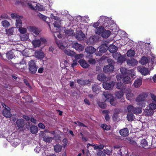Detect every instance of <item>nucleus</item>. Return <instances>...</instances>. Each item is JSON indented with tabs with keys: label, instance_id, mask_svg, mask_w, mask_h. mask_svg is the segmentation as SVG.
<instances>
[{
	"label": "nucleus",
	"instance_id": "obj_1",
	"mask_svg": "<svg viewBox=\"0 0 156 156\" xmlns=\"http://www.w3.org/2000/svg\"><path fill=\"white\" fill-rule=\"evenodd\" d=\"M50 18L52 20V22H49L48 25L51 31L55 33L59 32L60 30L61 19L54 16L52 14H51Z\"/></svg>",
	"mask_w": 156,
	"mask_h": 156
},
{
	"label": "nucleus",
	"instance_id": "obj_2",
	"mask_svg": "<svg viewBox=\"0 0 156 156\" xmlns=\"http://www.w3.org/2000/svg\"><path fill=\"white\" fill-rule=\"evenodd\" d=\"M56 44L59 48L62 50H64V52L65 54L71 56H73L75 55V53L74 52L71 51L69 49H65L68 46L66 42L58 41H57Z\"/></svg>",
	"mask_w": 156,
	"mask_h": 156
},
{
	"label": "nucleus",
	"instance_id": "obj_3",
	"mask_svg": "<svg viewBox=\"0 0 156 156\" xmlns=\"http://www.w3.org/2000/svg\"><path fill=\"white\" fill-rule=\"evenodd\" d=\"M98 21L100 23H102V25L105 28H108V29L111 30L113 24H110L112 21L110 19L106 16H101Z\"/></svg>",
	"mask_w": 156,
	"mask_h": 156
},
{
	"label": "nucleus",
	"instance_id": "obj_4",
	"mask_svg": "<svg viewBox=\"0 0 156 156\" xmlns=\"http://www.w3.org/2000/svg\"><path fill=\"white\" fill-rule=\"evenodd\" d=\"M29 7L34 10L42 11L44 10L45 9L44 6L34 2H29L27 3Z\"/></svg>",
	"mask_w": 156,
	"mask_h": 156
},
{
	"label": "nucleus",
	"instance_id": "obj_5",
	"mask_svg": "<svg viewBox=\"0 0 156 156\" xmlns=\"http://www.w3.org/2000/svg\"><path fill=\"white\" fill-rule=\"evenodd\" d=\"M151 99L148 100L147 101L148 104L147 107L154 111L156 109V96L153 94H151Z\"/></svg>",
	"mask_w": 156,
	"mask_h": 156
},
{
	"label": "nucleus",
	"instance_id": "obj_6",
	"mask_svg": "<svg viewBox=\"0 0 156 156\" xmlns=\"http://www.w3.org/2000/svg\"><path fill=\"white\" fill-rule=\"evenodd\" d=\"M147 96L144 94H142L138 96L136 99L138 105L141 107H144L146 102L145 101Z\"/></svg>",
	"mask_w": 156,
	"mask_h": 156
},
{
	"label": "nucleus",
	"instance_id": "obj_7",
	"mask_svg": "<svg viewBox=\"0 0 156 156\" xmlns=\"http://www.w3.org/2000/svg\"><path fill=\"white\" fill-rule=\"evenodd\" d=\"M2 105L3 107L5 108L3 111V115L6 118H10L12 115L11 112H10L11 109L3 103H2Z\"/></svg>",
	"mask_w": 156,
	"mask_h": 156
},
{
	"label": "nucleus",
	"instance_id": "obj_8",
	"mask_svg": "<svg viewBox=\"0 0 156 156\" xmlns=\"http://www.w3.org/2000/svg\"><path fill=\"white\" fill-rule=\"evenodd\" d=\"M29 69L32 73H35L36 72L37 68L36 67L34 62L33 60L30 61L28 63Z\"/></svg>",
	"mask_w": 156,
	"mask_h": 156
},
{
	"label": "nucleus",
	"instance_id": "obj_9",
	"mask_svg": "<svg viewBox=\"0 0 156 156\" xmlns=\"http://www.w3.org/2000/svg\"><path fill=\"white\" fill-rule=\"evenodd\" d=\"M75 36L76 39L79 40H83L85 37V35L83 33L79 28H76Z\"/></svg>",
	"mask_w": 156,
	"mask_h": 156
},
{
	"label": "nucleus",
	"instance_id": "obj_10",
	"mask_svg": "<svg viewBox=\"0 0 156 156\" xmlns=\"http://www.w3.org/2000/svg\"><path fill=\"white\" fill-rule=\"evenodd\" d=\"M28 31L37 36L39 35L40 30L34 26H29L27 27Z\"/></svg>",
	"mask_w": 156,
	"mask_h": 156
},
{
	"label": "nucleus",
	"instance_id": "obj_11",
	"mask_svg": "<svg viewBox=\"0 0 156 156\" xmlns=\"http://www.w3.org/2000/svg\"><path fill=\"white\" fill-rule=\"evenodd\" d=\"M105 97L107 99H110V102L111 104L113 106H115L116 105V102L113 97L111 94H109L108 92H104L103 94Z\"/></svg>",
	"mask_w": 156,
	"mask_h": 156
},
{
	"label": "nucleus",
	"instance_id": "obj_12",
	"mask_svg": "<svg viewBox=\"0 0 156 156\" xmlns=\"http://www.w3.org/2000/svg\"><path fill=\"white\" fill-rule=\"evenodd\" d=\"M137 69L143 75L146 76L150 74V71L147 68L138 67Z\"/></svg>",
	"mask_w": 156,
	"mask_h": 156
},
{
	"label": "nucleus",
	"instance_id": "obj_13",
	"mask_svg": "<svg viewBox=\"0 0 156 156\" xmlns=\"http://www.w3.org/2000/svg\"><path fill=\"white\" fill-rule=\"evenodd\" d=\"M113 58L117 61L120 62H122L125 60V58L121 55V54L118 52L115 53L113 54Z\"/></svg>",
	"mask_w": 156,
	"mask_h": 156
},
{
	"label": "nucleus",
	"instance_id": "obj_14",
	"mask_svg": "<svg viewBox=\"0 0 156 156\" xmlns=\"http://www.w3.org/2000/svg\"><path fill=\"white\" fill-rule=\"evenodd\" d=\"M34 56L38 59H42L44 57V54L41 50H39L35 51Z\"/></svg>",
	"mask_w": 156,
	"mask_h": 156
},
{
	"label": "nucleus",
	"instance_id": "obj_15",
	"mask_svg": "<svg viewBox=\"0 0 156 156\" xmlns=\"http://www.w3.org/2000/svg\"><path fill=\"white\" fill-rule=\"evenodd\" d=\"M108 49V46L105 44H103L99 47L98 49L97 50H99L100 53L98 54L97 53H96L97 55H101V53H104Z\"/></svg>",
	"mask_w": 156,
	"mask_h": 156
},
{
	"label": "nucleus",
	"instance_id": "obj_16",
	"mask_svg": "<svg viewBox=\"0 0 156 156\" xmlns=\"http://www.w3.org/2000/svg\"><path fill=\"white\" fill-rule=\"evenodd\" d=\"M127 109L129 112H133L134 113L136 114H139L142 112L141 110L140 109H137V111H136V109L132 105H129L127 107Z\"/></svg>",
	"mask_w": 156,
	"mask_h": 156
},
{
	"label": "nucleus",
	"instance_id": "obj_17",
	"mask_svg": "<svg viewBox=\"0 0 156 156\" xmlns=\"http://www.w3.org/2000/svg\"><path fill=\"white\" fill-rule=\"evenodd\" d=\"M73 47L79 51H82L84 49V47L81 44L75 42L73 44Z\"/></svg>",
	"mask_w": 156,
	"mask_h": 156
},
{
	"label": "nucleus",
	"instance_id": "obj_18",
	"mask_svg": "<svg viewBox=\"0 0 156 156\" xmlns=\"http://www.w3.org/2000/svg\"><path fill=\"white\" fill-rule=\"evenodd\" d=\"M98 37L97 36H94L90 37L87 40V44H91L95 43L98 40Z\"/></svg>",
	"mask_w": 156,
	"mask_h": 156
},
{
	"label": "nucleus",
	"instance_id": "obj_19",
	"mask_svg": "<svg viewBox=\"0 0 156 156\" xmlns=\"http://www.w3.org/2000/svg\"><path fill=\"white\" fill-rule=\"evenodd\" d=\"M115 85V82H112L110 83L104 82L103 84V87L106 90H109L112 88Z\"/></svg>",
	"mask_w": 156,
	"mask_h": 156
},
{
	"label": "nucleus",
	"instance_id": "obj_20",
	"mask_svg": "<svg viewBox=\"0 0 156 156\" xmlns=\"http://www.w3.org/2000/svg\"><path fill=\"white\" fill-rule=\"evenodd\" d=\"M114 67L112 65H109L104 66L103 71L105 73L112 72L114 69Z\"/></svg>",
	"mask_w": 156,
	"mask_h": 156
},
{
	"label": "nucleus",
	"instance_id": "obj_21",
	"mask_svg": "<svg viewBox=\"0 0 156 156\" xmlns=\"http://www.w3.org/2000/svg\"><path fill=\"white\" fill-rule=\"evenodd\" d=\"M79 63H80L81 66L83 68H87L89 66V65L84 59H81L79 61Z\"/></svg>",
	"mask_w": 156,
	"mask_h": 156
},
{
	"label": "nucleus",
	"instance_id": "obj_22",
	"mask_svg": "<svg viewBox=\"0 0 156 156\" xmlns=\"http://www.w3.org/2000/svg\"><path fill=\"white\" fill-rule=\"evenodd\" d=\"M119 133L120 134L123 136H126L129 135V130L127 128H124L120 129Z\"/></svg>",
	"mask_w": 156,
	"mask_h": 156
},
{
	"label": "nucleus",
	"instance_id": "obj_23",
	"mask_svg": "<svg viewBox=\"0 0 156 156\" xmlns=\"http://www.w3.org/2000/svg\"><path fill=\"white\" fill-rule=\"evenodd\" d=\"M32 44L35 48L39 47L41 45V41L39 39H35L32 41Z\"/></svg>",
	"mask_w": 156,
	"mask_h": 156
},
{
	"label": "nucleus",
	"instance_id": "obj_24",
	"mask_svg": "<svg viewBox=\"0 0 156 156\" xmlns=\"http://www.w3.org/2000/svg\"><path fill=\"white\" fill-rule=\"evenodd\" d=\"M126 96L127 99L128 100H130L131 98L133 96V94L131 92L130 89H127L126 90Z\"/></svg>",
	"mask_w": 156,
	"mask_h": 156
},
{
	"label": "nucleus",
	"instance_id": "obj_25",
	"mask_svg": "<svg viewBox=\"0 0 156 156\" xmlns=\"http://www.w3.org/2000/svg\"><path fill=\"white\" fill-rule=\"evenodd\" d=\"M142 84V80L141 79H136L133 83V85L135 87H140Z\"/></svg>",
	"mask_w": 156,
	"mask_h": 156
},
{
	"label": "nucleus",
	"instance_id": "obj_26",
	"mask_svg": "<svg viewBox=\"0 0 156 156\" xmlns=\"http://www.w3.org/2000/svg\"><path fill=\"white\" fill-rule=\"evenodd\" d=\"M16 67L19 69H24L26 68V64L24 62H21L16 64Z\"/></svg>",
	"mask_w": 156,
	"mask_h": 156
},
{
	"label": "nucleus",
	"instance_id": "obj_27",
	"mask_svg": "<svg viewBox=\"0 0 156 156\" xmlns=\"http://www.w3.org/2000/svg\"><path fill=\"white\" fill-rule=\"evenodd\" d=\"M138 63V61L134 59H132L127 61V63L129 66L136 65Z\"/></svg>",
	"mask_w": 156,
	"mask_h": 156
},
{
	"label": "nucleus",
	"instance_id": "obj_28",
	"mask_svg": "<svg viewBox=\"0 0 156 156\" xmlns=\"http://www.w3.org/2000/svg\"><path fill=\"white\" fill-rule=\"evenodd\" d=\"M110 32L108 30H104L101 34V36L104 38L108 37L110 35Z\"/></svg>",
	"mask_w": 156,
	"mask_h": 156
},
{
	"label": "nucleus",
	"instance_id": "obj_29",
	"mask_svg": "<svg viewBox=\"0 0 156 156\" xmlns=\"http://www.w3.org/2000/svg\"><path fill=\"white\" fill-rule=\"evenodd\" d=\"M16 125L19 128H22L24 126V120L22 119H18L16 122Z\"/></svg>",
	"mask_w": 156,
	"mask_h": 156
},
{
	"label": "nucleus",
	"instance_id": "obj_30",
	"mask_svg": "<svg viewBox=\"0 0 156 156\" xmlns=\"http://www.w3.org/2000/svg\"><path fill=\"white\" fill-rule=\"evenodd\" d=\"M85 50L87 53L90 54L94 53L96 51V49L94 47L91 46L87 47Z\"/></svg>",
	"mask_w": 156,
	"mask_h": 156
},
{
	"label": "nucleus",
	"instance_id": "obj_31",
	"mask_svg": "<svg viewBox=\"0 0 156 156\" xmlns=\"http://www.w3.org/2000/svg\"><path fill=\"white\" fill-rule=\"evenodd\" d=\"M105 27L103 26H100L99 27L97 28L95 30V33L98 34H101L102 32L104 31Z\"/></svg>",
	"mask_w": 156,
	"mask_h": 156
},
{
	"label": "nucleus",
	"instance_id": "obj_32",
	"mask_svg": "<svg viewBox=\"0 0 156 156\" xmlns=\"http://www.w3.org/2000/svg\"><path fill=\"white\" fill-rule=\"evenodd\" d=\"M62 148V146L59 144H57L54 147V149L56 153H58L61 151Z\"/></svg>",
	"mask_w": 156,
	"mask_h": 156
},
{
	"label": "nucleus",
	"instance_id": "obj_33",
	"mask_svg": "<svg viewBox=\"0 0 156 156\" xmlns=\"http://www.w3.org/2000/svg\"><path fill=\"white\" fill-rule=\"evenodd\" d=\"M15 37L16 38L19 37V38L23 41H26L29 39L28 35L27 34H23L20 36L19 35H17Z\"/></svg>",
	"mask_w": 156,
	"mask_h": 156
},
{
	"label": "nucleus",
	"instance_id": "obj_34",
	"mask_svg": "<svg viewBox=\"0 0 156 156\" xmlns=\"http://www.w3.org/2000/svg\"><path fill=\"white\" fill-rule=\"evenodd\" d=\"M153 113V110L149 108L145 109L144 111V114L146 116H151Z\"/></svg>",
	"mask_w": 156,
	"mask_h": 156
},
{
	"label": "nucleus",
	"instance_id": "obj_35",
	"mask_svg": "<svg viewBox=\"0 0 156 156\" xmlns=\"http://www.w3.org/2000/svg\"><path fill=\"white\" fill-rule=\"evenodd\" d=\"M149 58L147 57H145V56H143L141 60L140 61V62L142 65H145L148 62Z\"/></svg>",
	"mask_w": 156,
	"mask_h": 156
},
{
	"label": "nucleus",
	"instance_id": "obj_36",
	"mask_svg": "<svg viewBox=\"0 0 156 156\" xmlns=\"http://www.w3.org/2000/svg\"><path fill=\"white\" fill-rule=\"evenodd\" d=\"M108 49L110 52L114 53L116 51L117 48L114 45H111L108 47Z\"/></svg>",
	"mask_w": 156,
	"mask_h": 156
},
{
	"label": "nucleus",
	"instance_id": "obj_37",
	"mask_svg": "<svg viewBox=\"0 0 156 156\" xmlns=\"http://www.w3.org/2000/svg\"><path fill=\"white\" fill-rule=\"evenodd\" d=\"M22 18H20L16 20V26L17 28H19L22 27V22L21 19Z\"/></svg>",
	"mask_w": 156,
	"mask_h": 156
},
{
	"label": "nucleus",
	"instance_id": "obj_38",
	"mask_svg": "<svg viewBox=\"0 0 156 156\" xmlns=\"http://www.w3.org/2000/svg\"><path fill=\"white\" fill-rule=\"evenodd\" d=\"M127 55L129 57H134L135 54V52L133 50L130 49L127 52Z\"/></svg>",
	"mask_w": 156,
	"mask_h": 156
},
{
	"label": "nucleus",
	"instance_id": "obj_39",
	"mask_svg": "<svg viewBox=\"0 0 156 156\" xmlns=\"http://www.w3.org/2000/svg\"><path fill=\"white\" fill-rule=\"evenodd\" d=\"M77 82L81 85H84L88 84L89 82L88 80H77Z\"/></svg>",
	"mask_w": 156,
	"mask_h": 156
},
{
	"label": "nucleus",
	"instance_id": "obj_40",
	"mask_svg": "<svg viewBox=\"0 0 156 156\" xmlns=\"http://www.w3.org/2000/svg\"><path fill=\"white\" fill-rule=\"evenodd\" d=\"M65 33L69 36H75V34L74 30H73L72 29L66 30Z\"/></svg>",
	"mask_w": 156,
	"mask_h": 156
},
{
	"label": "nucleus",
	"instance_id": "obj_41",
	"mask_svg": "<svg viewBox=\"0 0 156 156\" xmlns=\"http://www.w3.org/2000/svg\"><path fill=\"white\" fill-rule=\"evenodd\" d=\"M131 80L130 77L128 76H126L124 77L123 79V82L125 84H128L131 82Z\"/></svg>",
	"mask_w": 156,
	"mask_h": 156
},
{
	"label": "nucleus",
	"instance_id": "obj_42",
	"mask_svg": "<svg viewBox=\"0 0 156 156\" xmlns=\"http://www.w3.org/2000/svg\"><path fill=\"white\" fill-rule=\"evenodd\" d=\"M30 131L33 134H35L38 131V128L37 126H33L30 127Z\"/></svg>",
	"mask_w": 156,
	"mask_h": 156
},
{
	"label": "nucleus",
	"instance_id": "obj_43",
	"mask_svg": "<svg viewBox=\"0 0 156 156\" xmlns=\"http://www.w3.org/2000/svg\"><path fill=\"white\" fill-rule=\"evenodd\" d=\"M106 77L104 74H101L98 75L97 77L99 81H102L106 79Z\"/></svg>",
	"mask_w": 156,
	"mask_h": 156
},
{
	"label": "nucleus",
	"instance_id": "obj_44",
	"mask_svg": "<svg viewBox=\"0 0 156 156\" xmlns=\"http://www.w3.org/2000/svg\"><path fill=\"white\" fill-rule=\"evenodd\" d=\"M53 138L51 137L44 136L43 138V140L46 142L50 143L53 140Z\"/></svg>",
	"mask_w": 156,
	"mask_h": 156
},
{
	"label": "nucleus",
	"instance_id": "obj_45",
	"mask_svg": "<svg viewBox=\"0 0 156 156\" xmlns=\"http://www.w3.org/2000/svg\"><path fill=\"white\" fill-rule=\"evenodd\" d=\"M151 56L152 58H151V63L152 65L154 66V64H155L156 63V58L155 55L153 54H151Z\"/></svg>",
	"mask_w": 156,
	"mask_h": 156
},
{
	"label": "nucleus",
	"instance_id": "obj_46",
	"mask_svg": "<svg viewBox=\"0 0 156 156\" xmlns=\"http://www.w3.org/2000/svg\"><path fill=\"white\" fill-rule=\"evenodd\" d=\"M147 143L145 139H143L141 141L140 147L146 148V147L147 146Z\"/></svg>",
	"mask_w": 156,
	"mask_h": 156
},
{
	"label": "nucleus",
	"instance_id": "obj_47",
	"mask_svg": "<svg viewBox=\"0 0 156 156\" xmlns=\"http://www.w3.org/2000/svg\"><path fill=\"white\" fill-rule=\"evenodd\" d=\"M11 16L12 19H16V20L18 19L23 18V17L20 16L17 13H13L11 14Z\"/></svg>",
	"mask_w": 156,
	"mask_h": 156
},
{
	"label": "nucleus",
	"instance_id": "obj_48",
	"mask_svg": "<svg viewBox=\"0 0 156 156\" xmlns=\"http://www.w3.org/2000/svg\"><path fill=\"white\" fill-rule=\"evenodd\" d=\"M101 127L104 130H108L110 129L111 127L109 125H107L106 124H102Z\"/></svg>",
	"mask_w": 156,
	"mask_h": 156
},
{
	"label": "nucleus",
	"instance_id": "obj_49",
	"mask_svg": "<svg viewBox=\"0 0 156 156\" xmlns=\"http://www.w3.org/2000/svg\"><path fill=\"white\" fill-rule=\"evenodd\" d=\"M103 113H106L107 114L105 116V119L107 121H109L110 119V117L109 115L108 114L109 113V111L108 110H104L102 112Z\"/></svg>",
	"mask_w": 156,
	"mask_h": 156
},
{
	"label": "nucleus",
	"instance_id": "obj_50",
	"mask_svg": "<svg viewBox=\"0 0 156 156\" xmlns=\"http://www.w3.org/2000/svg\"><path fill=\"white\" fill-rule=\"evenodd\" d=\"M37 16L40 19L44 21H46V20L47 19V16L41 14L40 13H39L38 14Z\"/></svg>",
	"mask_w": 156,
	"mask_h": 156
},
{
	"label": "nucleus",
	"instance_id": "obj_51",
	"mask_svg": "<svg viewBox=\"0 0 156 156\" xmlns=\"http://www.w3.org/2000/svg\"><path fill=\"white\" fill-rule=\"evenodd\" d=\"M2 25L4 27H8L9 25V23L7 21L5 20L2 22Z\"/></svg>",
	"mask_w": 156,
	"mask_h": 156
},
{
	"label": "nucleus",
	"instance_id": "obj_52",
	"mask_svg": "<svg viewBox=\"0 0 156 156\" xmlns=\"http://www.w3.org/2000/svg\"><path fill=\"white\" fill-rule=\"evenodd\" d=\"M127 118L129 121H132L135 118L134 115L132 114H128Z\"/></svg>",
	"mask_w": 156,
	"mask_h": 156
},
{
	"label": "nucleus",
	"instance_id": "obj_53",
	"mask_svg": "<svg viewBox=\"0 0 156 156\" xmlns=\"http://www.w3.org/2000/svg\"><path fill=\"white\" fill-rule=\"evenodd\" d=\"M124 85L121 82H118L116 84V87L119 89H122Z\"/></svg>",
	"mask_w": 156,
	"mask_h": 156
},
{
	"label": "nucleus",
	"instance_id": "obj_54",
	"mask_svg": "<svg viewBox=\"0 0 156 156\" xmlns=\"http://www.w3.org/2000/svg\"><path fill=\"white\" fill-rule=\"evenodd\" d=\"M14 28H12L6 30V33L9 35L13 34L14 32Z\"/></svg>",
	"mask_w": 156,
	"mask_h": 156
},
{
	"label": "nucleus",
	"instance_id": "obj_55",
	"mask_svg": "<svg viewBox=\"0 0 156 156\" xmlns=\"http://www.w3.org/2000/svg\"><path fill=\"white\" fill-rule=\"evenodd\" d=\"M115 95L118 98H122L123 92L122 91L116 92Z\"/></svg>",
	"mask_w": 156,
	"mask_h": 156
},
{
	"label": "nucleus",
	"instance_id": "obj_56",
	"mask_svg": "<svg viewBox=\"0 0 156 156\" xmlns=\"http://www.w3.org/2000/svg\"><path fill=\"white\" fill-rule=\"evenodd\" d=\"M18 30L21 34H24L27 32L26 29L24 27H22L19 28Z\"/></svg>",
	"mask_w": 156,
	"mask_h": 156
},
{
	"label": "nucleus",
	"instance_id": "obj_57",
	"mask_svg": "<svg viewBox=\"0 0 156 156\" xmlns=\"http://www.w3.org/2000/svg\"><path fill=\"white\" fill-rule=\"evenodd\" d=\"M129 75L132 77H134L133 78H135V72L134 70L131 69L128 72Z\"/></svg>",
	"mask_w": 156,
	"mask_h": 156
},
{
	"label": "nucleus",
	"instance_id": "obj_58",
	"mask_svg": "<svg viewBox=\"0 0 156 156\" xmlns=\"http://www.w3.org/2000/svg\"><path fill=\"white\" fill-rule=\"evenodd\" d=\"M120 72L122 74H127L128 73V70L124 68H122L120 69Z\"/></svg>",
	"mask_w": 156,
	"mask_h": 156
},
{
	"label": "nucleus",
	"instance_id": "obj_59",
	"mask_svg": "<svg viewBox=\"0 0 156 156\" xmlns=\"http://www.w3.org/2000/svg\"><path fill=\"white\" fill-rule=\"evenodd\" d=\"M100 88L98 85H94L92 87V89L93 91L96 92L99 90Z\"/></svg>",
	"mask_w": 156,
	"mask_h": 156
},
{
	"label": "nucleus",
	"instance_id": "obj_60",
	"mask_svg": "<svg viewBox=\"0 0 156 156\" xmlns=\"http://www.w3.org/2000/svg\"><path fill=\"white\" fill-rule=\"evenodd\" d=\"M6 56L7 58L9 59H12L13 57L12 52H8L6 53Z\"/></svg>",
	"mask_w": 156,
	"mask_h": 156
},
{
	"label": "nucleus",
	"instance_id": "obj_61",
	"mask_svg": "<svg viewBox=\"0 0 156 156\" xmlns=\"http://www.w3.org/2000/svg\"><path fill=\"white\" fill-rule=\"evenodd\" d=\"M89 21V19L88 17L87 16H85L84 17H83L82 18V21L85 23H88Z\"/></svg>",
	"mask_w": 156,
	"mask_h": 156
},
{
	"label": "nucleus",
	"instance_id": "obj_62",
	"mask_svg": "<svg viewBox=\"0 0 156 156\" xmlns=\"http://www.w3.org/2000/svg\"><path fill=\"white\" fill-rule=\"evenodd\" d=\"M83 56L82 54H78L75 56V58L76 59H79L82 58Z\"/></svg>",
	"mask_w": 156,
	"mask_h": 156
},
{
	"label": "nucleus",
	"instance_id": "obj_63",
	"mask_svg": "<svg viewBox=\"0 0 156 156\" xmlns=\"http://www.w3.org/2000/svg\"><path fill=\"white\" fill-rule=\"evenodd\" d=\"M74 124L80 126L86 127L85 125L83 123L78 121L77 122H75Z\"/></svg>",
	"mask_w": 156,
	"mask_h": 156
},
{
	"label": "nucleus",
	"instance_id": "obj_64",
	"mask_svg": "<svg viewBox=\"0 0 156 156\" xmlns=\"http://www.w3.org/2000/svg\"><path fill=\"white\" fill-rule=\"evenodd\" d=\"M61 14L62 15L65 16H67V17H70V16L68 15V11L66 10H65L64 11H63L62 12Z\"/></svg>",
	"mask_w": 156,
	"mask_h": 156
}]
</instances>
